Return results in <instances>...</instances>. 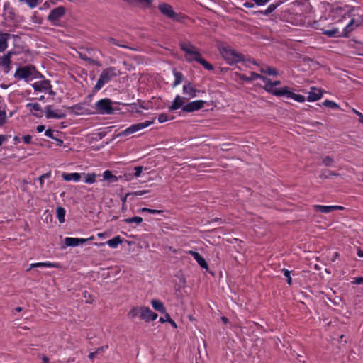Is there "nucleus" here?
Wrapping results in <instances>:
<instances>
[{"instance_id": "f257e3e1", "label": "nucleus", "mask_w": 363, "mask_h": 363, "mask_svg": "<svg viewBox=\"0 0 363 363\" xmlns=\"http://www.w3.org/2000/svg\"><path fill=\"white\" fill-rule=\"evenodd\" d=\"M319 8L328 16L327 29L343 27L345 36L363 23V12L359 8L336 1H322Z\"/></svg>"}, {"instance_id": "f03ea898", "label": "nucleus", "mask_w": 363, "mask_h": 363, "mask_svg": "<svg viewBox=\"0 0 363 363\" xmlns=\"http://www.w3.org/2000/svg\"><path fill=\"white\" fill-rule=\"evenodd\" d=\"M326 21H328L327 15H324L323 13L321 15L316 14L315 9L308 3L305 6L298 25L320 30L324 35L328 37H333L338 34L337 27H332L331 29H327L328 24L326 23Z\"/></svg>"}, {"instance_id": "7ed1b4c3", "label": "nucleus", "mask_w": 363, "mask_h": 363, "mask_svg": "<svg viewBox=\"0 0 363 363\" xmlns=\"http://www.w3.org/2000/svg\"><path fill=\"white\" fill-rule=\"evenodd\" d=\"M181 50L185 53V59L187 62H191L196 61L207 70H213V67L202 57L199 49L189 41L182 42L179 44Z\"/></svg>"}, {"instance_id": "20e7f679", "label": "nucleus", "mask_w": 363, "mask_h": 363, "mask_svg": "<svg viewBox=\"0 0 363 363\" xmlns=\"http://www.w3.org/2000/svg\"><path fill=\"white\" fill-rule=\"evenodd\" d=\"M264 83V89L266 91L271 93L272 94L277 96H286L287 98L292 99L296 101L303 103L306 101L304 96L295 94L289 90L287 86H284L281 89H272V81L267 77L262 75L260 78Z\"/></svg>"}, {"instance_id": "39448f33", "label": "nucleus", "mask_w": 363, "mask_h": 363, "mask_svg": "<svg viewBox=\"0 0 363 363\" xmlns=\"http://www.w3.org/2000/svg\"><path fill=\"white\" fill-rule=\"evenodd\" d=\"M127 316L131 320L139 318L140 320H143L145 323L154 321L158 317L156 313H154L148 306H145L132 307L128 312Z\"/></svg>"}, {"instance_id": "423d86ee", "label": "nucleus", "mask_w": 363, "mask_h": 363, "mask_svg": "<svg viewBox=\"0 0 363 363\" xmlns=\"http://www.w3.org/2000/svg\"><path fill=\"white\" fill-rule=\"evenodd\" d=\"M219 52L226 62L233 65L244 60V56L226 44H222L218 47Z\"/></svg>"}, {"instance_id": "0eeeda50", "label": "nucleus", "mask_w": 363, "mask_h": 363, "mask_svg": "<svg viewBox=\"0 0 363 363\" xmlns=\"http://www.w3.org/2000/svg\"><path fill=\"white\" fill-rule=\"evenodd\" d=\"M118 75L117 70L113 67H109L102 70L99 78L94 87V91H99L106 84Z\"/></svg>"}, {"instance_id": "6e6552de", "label": "nucleus", "mask_w": 363, "mask_h": 363, "mask_svg": "<svg viewBox=\"0 0 363 363\" xmlns=\"http://www.w3.org/2000/svg\"><path fill=\"white\" fill-rule=\"evenodd\" d=\"M36 70L34 67L27 65L18 68L14 74L15 78L28 81L35 77Z\"/></svg>"}, {"instance_id": "1a4fd4ad", "label": "nucleus", "mask_w": 363, "mask_h": 363, "mask_svg": "<svg viewBox=\"0 0 363 363\" xmlns=\"http://www.w3.org/2000/svg\"><path fill=\"white\" fill-rule=\"evenodd\" d=\"M95 108L96 113L99 114L109 115L113 112L112 102L109 99H102L99 100L95 104Z\"/></svg>"}, {"instance_id": "9d476101", "label": "nucleus", "mask_w": 363, "mask_h": 363, "mask_svg": "<svg viewBox=\"0 0 363 363\" xmlns=\"http://www.w3.org/2000/svg\"><path fill=\"white\" fill-rule=\"evenodd\" d=\"M154 123V120L152 121H145L143 123H140L137 124L131 125L130 127L127 128L125 130H123L120 135L121 136H127L130 134L135 133L138 131H140L145 128H147L150 125Z\"/></svg>"}, {"instance_id": "9b49d317", "label": "nucleus", "mask_w": 363, "mask_h": 363, "mask_svg": "<svg viewBox=\"0 0 363 363\" xmlns=\"http://www.w3.org/2000/svg\"><path fill=\"white\" fill-rule=\"evenodd\" d=\"M16 54V52L11 50L0 57V66L2 67L4 73L7 74L11 70V57Z\"/></svg>"}, {"instance_id": "f8f14e48", "label": "nucleus", "mask_w": 363, "mask_h": 363, "mask_svg": "<svg viewBox=\"0 0 363 363\" xmlns=\"http://www.w3.org/2000/svg\"><path fill=\"white\" fill-rule=\"evenodd\" d=\"M65 14V8L60 6L52 9L48 16V20L53 25H56L57 21Z\"/></svg>"}, {"instance_id": "ddd939ff", "label": "nucleus", "mask_w": 363, "mask_h": 363, "mask_svg": "<svg viewBox=\"0 0 363 363\" xmlns=\"http://www.w3.org/2000/svg\"><path fill=\"white\" fill-rule=\"evenodd\" d=\"M206 104L205 101L203 100H196L194 101H191L187 104L184 105L182 108V110L184 112L191 113L198 110H200L204 107V104Z\"/></svg>"}, {"instance_id": "4468645a", "label": "nucleus", "mask_w": 363, "mask_h": 363, "mask_svg": "<svg viewBox=\"0 0 363 363\" xmlns=\"http://www.w3.org/2000/svg\"><path fill=\"white\" fill-rule=\"evenodd\" d=\"M160 11L167 17L174 19L177 18V13L174 11L172 6L167 3L160 4L158 6Z\"/></svg>"}, {"instance_id": "2eb2a0df", "label": "nucleus", "mask_w": 363, "mask_h": 363, "mask_svg": "<svg viewBox=\"0 0 363 363\" xmlns=\"http://www.w3.org/2000/svg\"><path fill=\"white\" fill-rule=\"evenodd\" d=\"M45 114L47 118H63L65 113L60 110H53L51 106H47L45 108Z\"/></svg>"}, {"instance_id": "dca6fc26", "label": "nucleus", "mask_w": 363, "mask_h": 363, "mask_svg": "<svg viewBox=\"0 0 363 363\" xmlns=\"http://www.w3.org/2000/svg\"><path fill=\"white\" fill-rule=\"evenodd\" d=\"M183 94L189 98L196 97L200 91L198 90L191 82H186L182 89Z\"/></svg>"}, {"instance_id": "f3484780", "label": "nucleus", "mask_w": 363, "mask_h": 363, "mask_svg": "<svg viewBox=\"0 0 363 363\" xmlns=\"http://www.w3.org/2000/svg\"><path fill=\"white\" fill-rule=\"evenodd\" d=\"M313 208L316 212H320L323 213H329L334 210H342L344 208L341 206L313 205Z\"/></svg>"}, {"instance_id": "a211bd4d", "label": "nucleus", "mask_w": 363, "mask_h": 363, "mask_svg": "<svg viewBox=\"0 0 363 363\" xmlns=\"http://www.w3.org/2000/svg\"><path fill=\"white\" fill-rule=\"evenodd\" d=\"M186 253L191 255L202 269H208V265L206 261L199 252L193 250H188Z\"/></svg>"}, {"instance_id": "6ab92c4d", "label": "nucleus", "mask_w": 363, "mask_h": 363, "mask_svg": "<svg viewBox=\"0 0 363 363\" xmlns=\"http://www.w3.org/2000/svg\"><path fill=\"white\" fill-rule=\"evenodd\" d=\"M323 97V91L315 86L311 87V90L308 92L307 100L308 101H315L320 99Z\"/></svg>"}, {"instance_id": "aec40b11", "label": "nucleus", "mask_w": 363, "mask_h": 363, "mask_svg": "<svg viewBox=\"0 0 363 363\" xmlns=\"http://www.w3.org/2000/svg\"><path fill=\"white\" fill-rule=\"evenodd\" d=\"M33 87L36 91H46L52 87L48 80L37 82L33 84Z\"/></svg>"}, {"instance_id": "412c9836", "label": "nucleus", "mask_w": 363, "mask_h": 363, "mask_svg": "<svg viewBox=\"0 0 363 363\" xmlns=\"http://www.w3.org/2000/svg\"><path fill=\"white\" fill-rule=\"evenodd\" d=\"M37 267H48V268L60 269L61 267V266L57 262H36V263L30 264V267L28 270H30L33 268H37Z\"/></svg>"}, {"instance_id": "4be33fe9", "label": "nucleus", "mask_w": 363, "mask_h": 363, "mask_svg": "<svg viewBox=\"0 0 363 363\" xmlns=\"http://www.w3.org/2000/svg\"><path fill=\"white\" fill-rule=\"evenodd\" d=\"M62 179L66 182L73 181L74 182H78L82 179L81 173L73 172V173H65L63 172L62 174Z\"/></svg>"}, {"instance_id": "5701e85b", "label": "nucleus", "mask_w": 363, "mask_h": 363, "mask_svg": "<svg viewBox=\"0 0 363 363\" xmlns=\"http://www.w3.org/2000/svg\"><path fill=\"white\" fill-rule=\"evenodd\" d=\"M11 35L9 33L0 31V52H3L6 50Z\"/></svg>"}, {"instance_id": "b1692460", "label": "nucleus", "mask_w": 363, "mask_h": 363, "mask_svg": "<svg viewBox=\"0 0 363 363\" xmlns=\"http://www.w3.org/2000/svg\"><path fill=\"white\" fill-rule=\"evenodd\" d=\"M184 98L180 96L179 95H177L172 104V105L169 107V111H175L180 108H183L184 106Z\"/></svg>"}, {"instance_id": "393cba45", "label": "nucleus", "mask_w": 363, "mask_h": 363, "mask_svg": "<svg viewBox=\"0 0 363 363\" xmlns=\"http://www.w3.org/2000/svg\"><path fill=\"white\" fill-rule=\"evenodd\" d=\"M82 178H83L84 182L86 184H92L96 182V179L99 177L98 174H96L94 172H89V173H81Z\"/></svg>"}, {"instance_id": "a878e982", "label": "nucleus", "mask_w": 363, "mask_h": 363, "mask_svg": "<svg viewBox=\"0 0 363 363\" xmlns=\"http://www.w3.org/2000/svg\"><path fill=\"white\" fill-rule=\"evenodd\" d=\"M151 305L155 310L160 311L162 313H166L165 307L161 301L157 299H152L151 301Z\"/></svg>"}, {"instance_id": "bb28decb", "label": "nucleus", "mask_w": 363, "mask_h": 363, "mask_svg": "<svg viewBox=\"0 0 363 363\" xmlns=\"http://www.w3.org/2000/svg\"><path fill=\"white\" fill-rule=\"evenodd\" d=\"M123 243L122 238L118 235L116 236L113 238L108 240L106 244H107L111 248L116 249L118 247L119 245Z\"/></svg>"}, {"instance_id": "cd10ccee", "label": "nucleus", "mask_w": 363, "mask_h": 363, "mask_svg": "<svg viewBox=\"0 0 363 363\" xmlns=\"http://www.w3.org/2000/svg\"><path fill=\"white\" fill-rule=\"evenodd\" d=\"M103 177L105 181L111 183L117 182L118 181V177L116 175H113L109 170H106L104 172Z\"/></svg>"}, {"instance_id": "c85d7f7f", "label": "nucleus", "mask_w": 363, "mask_h": 363, "mask_svg": "<svg viewBox=\"0 0 363 363\" xmlns=\"http://www.w3.org/2000/svg\"><path fill=\"white\" fill-rule=\"evenodd\" d=\"M65 209L61 206H58L56 208V216L60 223H63L65 221Z\"/></svg>"}, {"instance_id": "c756f323", "label": "nucleus", "mask_w": 363, "mask_h": 363, "mask_svg": "<svg viewBox=\"0 0 363 363\" xmlns=\"http://www.w3.org/2000/svg\"><path fill=\"white\" fill-rule=\"evenodd\" d=\"M26 107L33 115L35 116H38L36 112L41 111V106L38 103H28L26 104Z\"/></svg>"}, {"instance_id": "7c9ffc66", "label": "nucleus", "mask_w": 363, "mask_h": 363, "mask_svg": "<svg viewBox=\"0 0 363 363\" xmlns=\"http://www.w3.org/2000/svg\"><path fill=\"white\" fill-rule=\"evenodd\" d=\"M174 82L173 83V86L175 87L182 82L184 77L182 73L177 71H174Z\"/></svg>"}, {"instance_id": "2f4dec72", "label": "nucleus", "mask_w": 363, "mask_h": 363, "mask_svg": "<svg viewBox=\"0 0 363 363\" xmlns=\"http://www.w3.org/2000/svg\"><path fill=\"white\" fill-rule=\"evenodd\" d=\"M65 243L69 247H76L79 245L77 238L67 237L65 239Z\"/></svg>"}, {"instance_id": "473e14b6", "label": "nucleus", "mask_w": 363, "mask_h": 363, "mask_svg": "<svg viewBox=\"0 0 363 363\" xmlns=\"http://www.w3.org/2000/svg\"><path fill=\"white\" fill-rule=\"evenodd\" d=\"M123 221L126 223H135L137 224H140L143 222V218L139 216H134L132 218H125Z\"/></svg>"}, {"instance_id": "72a5a7b5", "label": "nucleus", "mask_w": 363, "mask_h": 363, "mask_svg": "<svg viewBox=\"0 0 363 363\" xmlns=\"http://www.w3.org/2000/svg\"><path fill=\"white\" fill-rule=\"evenodd\" d=\"M323 105H324L327 107H329L330 108H340V106L337 104H336L335 102H334L333 101L328 100V99L325 100L323 102Z\"/></svg>"}, {"instance_id": "f704fd0d", "label": "nucleus", "mask_w": 363, "mask_h": 363, "mask_svg": "<svg viewBox=\"0 0 363 363\" xmlns=\"http://www.w3.org/2000/svg\"><path fill=\"white\" fill-rule=\"evenodd\" d=\"M322 162L326 167H331L333 165L334 160L330 156H326L323 158Z\"/></svg>"}, {"instance_id": "c9c22d12", "label": "nucleus", "mask_w": 363, "mask_h": 363, "mask_svg": "<svg viewBox=\"0 0 363 363\" xmlns=\"http://www.w3.org/2000/svg\"><path fill=\"white\" fill-rule=\"evenodd\" d=\"M261 72L263 73H266L269 75H273V76H276L278 74L277 69L273 67H268L266 69H262Z\"/></svg>"}, {"instance_id": "e433bc0d", "label": "nucleus", "mask_w": 363, "mask_h": 363, "mask_svg": "<svg viewBox=\"0 0 363 363\" xmlns=\"http://www.w3.org/2000/svg\"><path fill=\"white\" fill-rule=\"evenodd\" d=\"M277 6H278V4H272L268 6V7L267 8L266 10H264V11H262V13L264 15H267V14L273 12L277 8Z\"/></svg>"}, {"instance_id": "4c0bfd02", "label": "nucleus", "mask_w": 363, "mask_h": 363, "mask_svg": "<svg viewBox=\"0 0 363 363\" xmlns=\"http://www.w3.org/2000/svg\"><path fill=\"white\" fill-rule=\"evenodd\" d=\"M51 176V172H48L45 174H42L39 178H38V180H39V183H40V185L41 187L43 186L44 185V180L45 179H49Z\"/></svg>"}, {"instance_id": "58836bf2", "label": "nucleus", "mask_w": 363, "mask_h": 363, "mask_svg": "<svg viewBox=\"0 0 363 363\" xmlns=\"http://www.w3.org/2000/svg\"><path fill=\"white\" fill-rule=\"evenodd\" d=\"M140 211L141 212H148L152 214H160V213H162V211H161V210L150 209V208H142L140 209Z\"/></svg>"}, {"instance_id": "ea45409f", "label": "nucleus", "mask_w": 363, "mask_h": 363, "mask_svg": "<svg viewBox=\"0 0 363 363\" xmlns=\"http://www.w3.org/2000/svg\"><path fill=\"white\" fill-rule=\"evenodd\" d=\"M6 122V113L5 111L0 110V127Z\"/></svg>"}, {"instance_id": "a19ab883", "label": "nucleus", "mask_w": 363, "mask_h": 363, "mask_svg": "<svg viewBox=\"0 0 363 363\" xmlns=\"http://www.w3.org/2000/svg\"><path fill=\"white\" fill-rule=\"evenodd\" d=\"M282 272L284 273V275L287 278V283L291 285L292 283V279L291 277V272L286 269H283Z\"/></svg>"}, {"instance_id": "79ce46f5", "label": "nucleus", "mask_w": 363, "mask_h": 363, "mask_svg": "<svg viewBox=\"0 0 363 363\" xmlns=\"http://www.w3.org/2000/svg\"><path fill=\"white\" fill-rule=\"evenodd\" d=\"M262 77L261 74H257L255 72H251L249 77V82L256 80L257 79H260Z\"/></svg>"}, {"instance_id": "37998d69", "label": "nucleus", "mask_w": 363, "mask_h": 363, "mask_svg": "<svg viewBox=\"0 0 363 363\" xmlns=\"http://www.w3.org/2000/svg\"><path fill=\"white\" fill-rule=\"evenodd\" d=\"M168 119H169L168 116L165 113H162V114L159 115V116H158V122L160 123L167 121Z\"/></svg>"}, {"instance_id": "c03bdc74", "label": "nucleus", "mask_w": 363, "mask_h": 363, "mask_svg": "<svg viewBox=\"0 0 363 363\" xmlns=\"http://www.w3.org/2000/svg\"><path fill=\"white\" fill-rule=\"evenodd\" d=\"M134 169H135V174H134L135 177H139L142 174L143 167H141V166L135 167Z\"/></svg>"}, {"instance_id": "a18cd8bd", "label": "nucleus", "mask_w": 363, "mask_h": 363, "mask_svg": "<svg viewBox=\"0 0 363 363\" xmlns=\"http://www.w3.org/2000/svg\"><path fill=\"white\" fill-rule=\"evenodd\" d=\"M165 317L167 318V321L168 323H169L174 328H177L176 323L171 318L170 315L168 313L165 314Z\"/></svg>"}, {"instance_id": "49530a36", "label": "nucleus", "mask_w": 363, "mask_h": 363, "mask_svg": "<svg viewBox=\"0 0 363 363\" xmlns=\"http://www.w3.org/2000/svg\"><path fill=\"white\" fill-rule=\"evenodd\" d=\"M45 135L48 137V138H52V139H55V136H54V131L51 129H48L45 130Z\"/></svg>"}, {"instance_id": "de8ad7c7", "label": "nucleus", "mask_w": 363, "mask_h": 363, "mask_svg": "<svg viewBox=\"0 0 363 363\" xmlns=\"http://www.w3.org/2000/svg\"><path fill=\"white\" fill-rule=\"evenodd\" d=\"M107 40H108V42H110V43H113V44H114V45H116L118 46V47L127 48L126 46H124V45H122L119 44V43L117 42V40H116V39H114L113 38H111V37H110V38H108L107 39Z\"/></svg>"}, {"instance_id": "09e8293b", "label": "nucleus", "mask_w": 363, "mask_h": 363, "mask_svg": "<svg viewBox=\"0 0 363 363\" xmlns=\"http://www.w3.org/2000/svg\"><path fill=\"white\" fill-rule=\"evenodd\" d=\"M23 140L26 144H30L32 140V136L30 135H26L23 137Z\"/></svg>"}, {"instance_id": "8fccbe9b", "label": "nucleus", "mask_w": 363, "mask_h": 363, "mask_svg": "<svg viewBox=\"0 0 363 363\" xmlns=\"http://www.w3.org/2000/svg\"><path fill=\"white\" fill-rule=\"evenodd\" d=\"M354 284H363V277H357L354 279V280L352 281Z\"/></svg>"}, {"instance_id": "3c124183", "label": "nucleus", "mask_w": 363, "mask_h": 363, "mask_svg": "<svg viewBox=\"0 0 363 363\" xmlns=\"http://www.w3.org/2000/svg\"><path fill=\"white\" fill-rule=\"evenodd\" d=\"M147 192H148V191H146V190H138V191L133 192L132 194L134 196H142Z\"/></svg>"}, {"instance_id": "603ef678", "label": "nucleus", "mask_w": 363, "mask_h": 363, "mask_svg": "<svg viewBox=\"0 0 363 363\" xmlns=\"http://www.w3.org/2000/svg\"><path fill=\"white\" fill-rule=\"evenodd\" d=\"M235 75L240 79L242 80H244V81H247V82H249V77H247L244 74H239V73H235Z\"/></svg>"}, {"instance_id": "864d4df0", "label": "nucleus", "mask_w": 363, "mask_h": 363, "mask_svg": "<svg viewBox=\"0 0 363 363\" xmlns=\"http://www.w3.org/2000/svg\"><path fill=\"white\" fill-rule=\"evenodd\" d=\"M45 130V127L43 125H38L36 128V130L38 131V133H42Z\"/></svg>"}, {"instance_id": "5fc2aeb1", "label": "nucleus", "mask_w": 363, "mask_h": 363, "mask_svg": "<svg viewBox=\"0 0 363 363\" xmlns=\"http://www.w3.org/2000/svg\"><path fill=\"white\" fill-rule=\"evenodd\" d=\"M7 140V137L4 135H0V146Z\"/></svg>"}, {"instance_id": "6e6d98bb", "label": "nucleus", "mask_w": 363, "mask_h": 363, "mask_svg": "<svg viewBox=\"0 0 363 363\" xmlns=\"http://www.w3.org/2000/svg\"><path fill=\"white\" fill-rule=\"evenodd\" d=\"M108 235V233L106 232H103V233H99L97 234V237L99 238H106L107 235Z\"/></svg>"}, {"instance_id": "4d7b16f0", "label": "nucleus", "mask_w": 363, "mask_h": 363, "mask_svg": "<svg viewBox=\"0 0 363 363\" xmlns=\"http://www.w3.org/2000/svg\"><path fill=\"white\" fill-rule=\"evenodd\" d=\"M243 6L246 8L251 9L254 7V4L250 2H245Z\"/></svg>"}, {"instance_id": "13d9d810", "label": "nucleus", "mask_w": 363, "mask_h": 363, "mask_svg": "<svg viewBox=\"0 0 363 363\" xmlns=\"http://www.w3.org/2000/svg\"><path fill=\"white\" fill-rule=\"evenodd\" d=\"M97 354V351H95V352H91L89 354V358L91 359V360H93L94 359V357H96V354Z\"/></svg>"}, {"instance_id": "bf43d9fd", "label": "nucleus", "mask_w": 363, "mask_h": 363, "mask_svg": "<svg viewBox=\"0 0 363 363\" xmlns=\"http://www.w3.org/2000/svg\"><path fill=\"white\" fill-rule=\"evenodd\" d=\"M281 84V82L279 81V80H277V81H274V82H272V89H275L274 86H277V85H279Z\"/></svg>"}, {"instance_id": "052dcab7", "label": "nucleus", "mask_w": 363, "mask_h": 363, "mask_svg": "<svg viewBox=\"0 0 363 363\" xmlns=\"http://www.w3.org/2000/svg\"><path fill=\"white\" fill-rule=\"evenodd\" d=\"M78 244H84L86 242V238H77Z\"/></svg>"}, {"instance_id": "680f3d73", "label": "nucleus", "mask_w": 363, "mask_h": 363, "mask_svg": "<svg viewBox=\"0 0 363 363\" xmlns=\"http://www.w3.org/2000/svg\"><path fill=\"white\" fill-rule=\"evenodd\" d=\"M89 62H91L96 66H99V67L101 66V63L99 61H96L92 59H91V61Z\"/></svg>"}, {"instance_id": "e2e57ef3", "label": "nucleus", "mask_w": 363, "mask_h": 363, "mask_svg": "<svg viewBox=\"0 0 363 363\" xmlns=\"http://www.w3.org/2000/svg\"><path fill=\"white\" fill-rule=\"evenodd\" d=\"M55 140H56L57 146H61L63 144V141L62 140L57 138H55Z\"/></svg>"}, {"instance_id": "0e129e2a", "label": "nucleus", "mask_w": 363, "mask_h": 363, "mask_svg": "<svg viewBox=\"0 0 363 363\" xmlns=\"http://www.w3.org/2000/svg\"><path fill=\"white\" fill-rule=\"evenodd\" d=\"M352 111L359 118L362 113H361L359 111H358L357 110L354 109V108H352Z\"/></svg>"}, {"instance_id": "69168bd1", "label": "nucleus", "mask_w": 363, "mask_h": 363, "mask_svg": "<svg viewBox=\"0 0 363 363\" xmlns=\"http://www.w3.org/2000/svg\"><path fill=\"white\" fill-rule=\"evenodd\" d=\"M337 257H339V253L336 252H334L333 255L332 261L334 262Z\"/></svg>"}, {"instance_id": "338daca9", "label": "nucleus", "mask_w": 363, "mask_h": 363, "mask_svg": "<svg viewBox=\"0 0 363 363\" xmlns=\"http://www.w3.org/2000/svg\"><path fill=\"white\" fill-rule=\"evenodd\" d=\"M80 57H81L82 60H85V61H87V62H90V61H91V58L87 57H86V56H83V55H80Z\"/></svg>"}, {"instance_id": "774afa93", "label": "nucleus", "mask_w": 363, "mask_h": 363, "mask_svg": "<svg viewBox=\"0 0 363 363\" xmlns=\"http://www.w3.org/2000/svg\"><path fill=\"white\" fill-rule=\"evenodd\" d=\"M357 255L359 257H363V249L362 250H358L357 251Z\"/></svg>"}]
</instances>
